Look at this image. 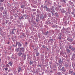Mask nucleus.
<instances>
[{
  "instance_id": "nucleus-1",
  "label": "nucleus",
  "mask_w": 75,
  "mask_h": 75,
  "mask_svg": "<svg viewBox=\"0 0 75 75\" xmlns=\"http://www.w3.org/2000/svg\"><path fill=\"white\" fill-rule=\"evenodd\" d=\"M11 30L12 31L11 33V34L12 35V34H14L15 33L14 31H16V29L14 28L13 29H12Z\"/></svg>"
},
{
  "instance_id": "nucleus-2",
  "label": "nucleus",
  "mask_w": 75,
  "mask_h": 75,
  "mask_svg": "<svg viewBox=\"0 0 75 75\" xmlns=\"http://www.w3.org/2000/svg\"><path fill=\"white\" fill-rule=\"evenodd\" d=\"M16 45H18L19 47H21L22 46V45H21V43H20V42H16Z\"/></svg>"
},
{
  "instance_id": "nucleus-3",
  "label": "nucleus",
  "mask_w": 75,
  "mask_h": 75,
  "mask_svg": "<svg viewBox=\"0 0 75 75\" xmlns=\"http://www.w3.org/2000/svg\"><path fill=\"white\" fill-rule=\"evenodd\" d=\"M18 71L19 72H20V71H22V69H21V67H19L18 68Z\"/></svg>"
},
{
  "instance_id": "nucleus-4",
  "label": "nucleus",
  "mask_w": 75,
  "mask_h": 75,
  "mask_svg": "<svg viewBox=\"0 0 75 75\" xmlns=\"http://www.w3.org/2000/svg\"><path fill=\"white\" fill-rule=\"evenodd\" d=\"M41 7L42 8H43L45 10H46L47 9V5H45V6H43V5H42L41 6Z\"/></svg>"
},
{
  "instance_id": "nucleus-5",
  "label": "nucleus",
  "mask_w": 75,
  "mask_h": 75,
  "mask_svg": "<svg viewBox=\"0 0 75 75\" xmlns=\"http://www.w3.org/2000/svg\"><path fill=\"white\" fill-rule=\"evenodd\" d=\"M23 51H24V47H21L20 48V52H22Z\"/></svg>"
},
{
  "instance_id": "nucleus-6",
  "label": "nucleus",
  "mask_w": 75,
  "mask_h": 75,
  "mask_svg": "<svg viewBox=\"0 0 75 75\" xmlns=\"http://www.w3.org/2000/svg\"><path fill=\"white\" fill-rule=\"evenodd\" d=\"M59 35H60L59 37H58V39H59V40H62V38H61V35H62V34L59 33Z\"/></svg>"
},
{
  "instance_id": "nucleus-7",
  "label": "nucleus",
  "mask_w": 75,
  "mask_h": 75,
  "mask_svg": "<svg viewBox=\"0 0 75 75\" xmlns=\"http://www.w3.org/2000/svg\"><path fill=\"white\" fill-rule=\"evenodd\" d=\"M62 71L64 72H66V70H65V68H64V67H62Z\"/></svg>"
},
{
  "instance_id": "nucleus-8",
  "label": "nucleus",
  "mask_w": 75,
  "mask_h": 75,
  "mask_svg": "<svg viewBox=\"0 0 75 75\" xmlns=\"http://www.w3.org/2000/svg\"><path fill=\"white\" fill-rule=\"evenodd\" d=\"M18 55L19 56H21V55H23V53L21 52H20L18 53Z\"/></svg>"
},
{
  "instance_id": "nucleus-9",
  "label": "nucleus",
  "mask_w": 75,
  "mask_h": 75,
  "mask_svg": "<svg viewBox=\"0 0 75 75\" xmlns=\"http://www.w3.org/2000/svg\"><path fill=\"white\" fill-rule=\"evenodd\" d=\"M66 50L67 51V53H70V52H71V50H69L68 49H66Z\"/></svg>"
},
{
  "instance_id": "nucleus-10",
  "label": "nucleus",
  "mask_w": 75,
  "mask_h": 75,
  "mask_svg": "<svg viewBox=\"0 0 75 75\" xmlns=\"http://www.w3.org/2000/svg\"><path fill=\"white\" fill-rule=\"evenodd\" d=\"M51 10L52 11H51V13H52L53 15L54 14L53 13H54V12H55V11H54V9H52Z\"/></svg>"
},
{
  "instance_id": "nucleus-11",
  "label": "nucleus",
  "mask_w": 75,
  "mask_h": 75,
  "mask_svg": "<svg viewBox=\"0 0 75 75\" xmlns=\"http://www.w3.org/2000/svg\"><path fill=\"white\" fill-rule=\"evenodd\" d=\"M4 10V8L3 7H2L0 8V11H2V10Z\"/></svg>"
},
{
  "instance_id": "nucleus-12",
  "label": "nucleus",
  "mask_w": 75,
  "mask_h": 75,
  "mask_svg": "<svg viewBox=\"0 0 75 75\" xmlns=\"http://www.w3.org/2000/svg\"><path fill=\"white\" fill-rule=\"evenodd\" d=\"M8 64H9L10 66H12V64H13V62H9Z\"/></svg>"
},
{
  "instance_id": "nucleus-13",
  "label": "nucleus",
  "mask_w": 75,
  "mask_h": 75,
  "mask_svg": "<svg viewBox=\"0 0 75 75\" xmlns=\"http://www.w3.org/2000/svg\"><path fill=\"white\" fill-rule=\"evenodd\" d=\"M67 40H68V41H70V42H72V40L69 39L68 38H67Z\"/></svg>"
},
{
  "instance_id": "nucleus-14",
  "label": "nucleus",
  "mask_w": 75,
  "mask_h": 75,
  "mask_svg": "<svg viewBox=\"0 0 75 75\" xmlns=\"http://www.w3.org/2000/svg\"><path fill=\"white\" fill-rule=\"evenodd\" d=\"M21 7L22 8H24L25 7V5H22L21 6Z\"/></svg>"
},
{
  "instance_id": "nucleus-15",
  "label": "nucleus",
  "mask_w": 75,
  "mask_h": 75,
  "mask_svg": "<svg viewBox=\"0 0 75 75\" xmlns=\"http://www.w3.org/2000/svg\"><path fill=\"white\" fill-rule=\"evenodd\" d=\"M71 50L72 51H73L75 50V48L74 47H72V48L71 49Z\"/></svg>"
},
{
  "instance_id": "nucleus-16",
  "label": "nucleus",
  "mask_w": 75,
  "mask_h": 75,
  "mask_svg": "<svg viewBox=\"0 0 75 75\" xmlns=\"http://www.w3.org/2000/svg\"><path fill=\"white\" fill-rule=\"evenodd\" d=\"M30 65H32V64H33V61H30Z\"/></svg>"
},
{
  "instance_id": "nucleus-17",
  "label": "nucleus",
  "mask_w": 75,
  "mask_h": 75,
  "mask_svg": "<svg viewBox=\"0 0 75 75\" xmlns=\"http://www.w3.org/2000/svg\"><path fill=\"white\" fill-rule=\"evenodd\" d=\"M25 17V15H24L21 17L20 18L21 19L22 18H24V17Z\"/></svg>"
},
{
  "instance_id": "nucleus-18",
  "label": "nucleus",
  "mask_w": 75,
  "mask_h": 75,
  "mask_svg": "<svg viewBox=\"0 0 75 75\" xmlns=\"http://www.w3.org/2000/svg\"><path fill=\"white\" fill-rule=\"evenodd\" d=\"M23 58H24V60H25V57H26V55H24V57H23Z\"/></svg>"
},
{
  "instance_id": "nucleus-19",
  "label": "nucleus",
  "mask_w": 75,
  "mask_h": 75,
  "mask_svg": "<svg viewBox=\"0 0 75 75\" xmlns=\"http://www.w3.org/2000/svg\"><path fill=\"white\" fill-rule=\"evenodd\" d=\"M72 48V46H71V45H69V49H71V48Z\"/></svg>"
},
{
  "instance_id": "nucleus-20",
  "label": "nucleus",
  "mask_w": 75,
  "mask_h": 75,
  "mask_svg": "<svg viewBox=\"0 0 75 75\" xmlns=\"http://www.w3.org/2000/svg\"><path fill=\"white\" fill-rule=\"evenodd\" d=\"M72 72H73V71H69V74H72Z\"/></svg>"
},
{
  "instance_id": "nucleus-21",
  "label": "nucleus",
  "mask_w": 75,
  "mask_h": 75,
  "mask_svg": "<svg viewBox=\"0 0 75 75\" xmlns=\"http://www.w3.org/2000/svg\"><path fill=\"white\" fill-rule=\"evenodd\" d=\"M48 31H47V32L44 33V34H45V35H47L48 34Z\"/></svg>"
},
{
  "instance_id": "nucleus-22",
  "label": "nucleus",
  "mask_w": 75,
  "mask_h": 75,
  "mask_svg": "<svg viewBox=\"0 0 75 75\" xmlns=\"http://www.w3.org/2000/svg\"><path fill=\"white\" fill-rule=\"evenodd\" d=\"M46 11H48L49 12H50V9H49V8H47V9H46Z\"/></svg>"
},
{
  "instance_id": "nucleus-23",
  "label": "nucleus",
  "mask_w": 75,
  "mask_h": 75,
  "mask_svg": "<svg viewBox=\"0 0 75 75\" xmlns=\"http://www.w3.org/2000/svg\"><path fill=\"white\" fill-rule=\"evenodd\" d=\"M36 56H37V57L38 56V55H39V53L37 52L36 53Z\"/></svg>"
},
{
  "instance_id": "nucleus-24",
  "label": "nucleus",
  "mask_w": 75,
  "mask_h": 75,
  "mask_svg": "<svg viewBox=\"0 0 75 75\" xmlns=\"http://www.w3.org/2000/svg\"><path fill=\"white\" fill-rule=\"evenodd\" d=\"M6 67H9V65H8V64H7L6 65Z\"/></svg>"
},
{
  "instance_id": "nucleus-25",
  "label": "nucleus",
  "mask_w": 75,
  "mask_h": 75,
  "mask_svg": "<svg viewBox=\"0 0 75 75\" xmlns=\"http://www.w3.org/2000/svg\"><path fill=\"white\" fill-rule=\"evenodd\" d=\"M57 74L58 75H61V73L60 72H59Z\"/></svg>"
},
{
  "instance_id": "nucleus-26",
  "label": "nucleus",
  "mask_w": 75,
  "mask_h": 75,
  "mask_svg": "<svg viewBox=\"0 0 75 75\" xmlns=\"http://www.w3.org/2000/svg\"><path fill=\"white\" fill-rule=\"evenodd\" d=\"M41 19H43L44 18V16H42L41 17H40Z\"/></svg>"
},
{
  "instance_id": "nucleus-27",
  "label": "nucleus",
  "mask_w": 75,
  "mask_h": 75,
  "mask_svg": "<svg viewBox=\"0 0 75 75\" xmlns=\"http://www.w3.org/2000/svg\"><path fill=\"white\" fill-rule=\"evenodd\" d=\"M5 70V71H7L8 70V68H4Z\"/></svg>"
},
{
  "instance_id": "nucleus-28",
  "label": "nucleus",
  "mask_w": 75,
  "mask_h": 75,
  "mask_svg": "<svg viewBox=\"0 0 75 75\" xmlns=\"http://www.w3.org/2000/svg\"><path fill=\"white\" fill-rule=\"evenodd\" d=\"M4 0H0V2H1V3H2V2H3V1Z\"/></svg>"
},
{
  "instance_id": "nucleus-29",
  "label": "nucleus",
  "mask_w": 75,
  "mask_h": 75,
  "mask_svg": "<svg viewBox=\"0 0 75 75\" xmlns=\"http://www.w3.org/2000/svg\"><path fill=\"white\" fill-rule=\"evenodd\" d=\"M36 21H37V22H38V21H40V20H39V19H36Z\"/></svg>"
},
{
  "instance_id": "nucleus-30",
  "label": "nucleus",
  "mask_w": 75,
  "mask_h": 75,
  "mask_svg": "<svg viewBox=\"0 0 75 75\" xmlns=\"http://www.w3.org/2000/svg\"><path fill=\"white\" fill-rule=\"evenodd\" d=\"M65 0H61V2H64Z\"/></svg>"
},
{
  "instance_id": "nucleus-31",
  "label": "nucleus",
  "mask_w": 75,
  "mask_h": 75,
  "mask_svg": "<svg viewBox=\"0 0 75 75\" xmlns=\"http://www.w3.org/2000/svg\"><path fill=\"white\" fill-rule=\"evenodd\" d=\"M8 75H13V74H12V73H9Z\"/></svg>"
},
{
  "instance_id": "nucleus-32",
  "label": "nucleus",
  "mask_w": 75,
  "mask_h": 75,
  "mask_svg": "<svg viewBox=\"0 0 75 75\" xmlns=\"http://www.w3.org/2000/svg\"><path fill=\"white\" fill-rule=\"evenodd\" d=\"M42 48H45V47H44V45H42Z\"/></svg>"
},
{
  "instance_id": "nucleus-33",
  "label": "nucleus",
  "mask_w": 75,
  "mask_h": 75,
  "mask_svg": "<svg viewBox=\"0 0 75 75\" xmlns=\"http://www.w3.org/2000/svg\"><path fill=\"white\" fill-rule=\"evenodd\" d=\"M6 24H8V23L7 22V21H6Z\"/></svg>"
},
{
  "instance_id": "nucleus-34",
  "label": "nucleus",
  "mask_w": 75,
  "mask_h": 75,
  "mask_svg": "<svg viewBox=\"0 0 75 75\" xmlns=\"http://www.w3.org/2000/svg\"><path fill=\"white\" fill-rule=\"evenodd\" d=\"M7 44H10V42H8Z\"/></svg>"
},
{
  "instance_id": "nucleus-35",
  "label": "nucleus",
  "mask_w": 75,
  "mask_h": 75,
  "mask_svg": "<svg viewBox=\"0 0 75 75\" xmlns=\"http://www.w3.org/2000/svg\"><path fill=\"white\" fill-rule=\"evenodd\" d=\"M8 24H9V25L11 24V22H9V23H8Z\"/></svg>"
},
{
  "instance_id": "nucleus-36",
  "label": "nucleus",
  "mask_w": 75,
  "mask_h": 75,
  "mask_svg": "<svg viewBox=\"0 0 75 75\" xmlns=\"http://www.w3.org/2000/svg\"><path fill=\"white\" fill-rule=\"evenodd\" d=\"M37 12H38V11H39V10L37 9Z\"/></svg>"
},
{
  "instance_id": "nucleus-37",
  "label": "nucleus",
  "mask_w": 75,
  "mask_h": 75,
  "mask_svg": "<svg viewBox=\"0 0 75 75\" xmlns=\"http://www.w3.org/2000/svg\"><path fill=\"white\" fill-rule=\"evenodd\" d=\"M38 37H39V38H40V35H38Z\"/></svg>"
},
{
  "instance_id": "nucleus-38",
  "label": "nucleus",
  "mask_w": 75,
  "mask_h": 75,
  "mask_svg": "<svg viewBox=\"0 0 75 75\" xmlns=\"http://www.w3.org/2000/svg\"><path fill=\"white\" fill-rule=\"evenodd\" d=\"M23 36H24V34H23Z\"/></svg>"
},
{
  "instance_id": "nucleus-39",
  "label": "nucleus",
  "mask_w": 75,
  "mask_h": 75,
  "mask_svg": "<svg viewBox=\"0 0 75 75\" xmlns=\"http://www.w3.org/2000/svg\"><path fill=\"white\" fill-rule=\"evenodd\" d=\"M8 72H9L10 71V70H9L8 71Z\"/></svg>"
},
{
  "instance_id": "nucleus-40",
  "label": "nucleus",
  "mask_w": 75,
  "mask_h": 75,
  "mask_svg": "<svg viewBox=\"0 0 75 75\" xmlns=\"http://www.w3.org/2000/svg\"><path fill=\"white\" fill-rule=\"evenodd\" d=\"M64 3H66V2H65V1H64Z\"/></svg>"
},
{
  "instance_id": "nucleus-41",
  "label": "nucleus",
  "mask_w": 75,
  "mask_h": 75,
  "mask_svg": "<svg viewBox=\"0 0 75 75\" xmlns=\"http://www.w3.org/2000/svg\"><path fill=\"white\" fill-rule=\"evenodd\" d=\"M73 75H75V73H74V74H73Z\"/></svg>"
},
{
  "instance_id": "nucleus-42",
  "label": "nucleus",
  "mask_w": 75,
  "mask_h": 75,
  "mask_svg": "<svg viewBox=\"0 0 75 75\" xmlns=\"http://www.w3.org/2000/svg\"><path fill=\"white\" fill-rule=\"evenodd\" d=\"M25 19H27V18L25 17Z\"/></svg>"
},
{
  "instance_id": "nucleus-43",
  "label": "nucleus",
  "mask_w": 75,
  "mask_h": 75,
  "mask_svg": "<svg viewBox=\"0 0 75 75\" xmlns=\"http://www.w3.org/2000/svg\"><path fill=\"white\" fill-rule=\"evenodd\" d=\"M50 3V4H51V2H50V3Z\"/></svg>"
}]
</instances>
